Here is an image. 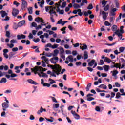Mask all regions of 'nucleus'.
Masks as SVG:
<instances>
[{"label":"nucleus","mask_w":125,"mask_h":125,"mask_svg":"<svg viewBox=\"0 0 125 125\" xmlns=\"http://www.w3.org/2000/svg\"><path fill=\"white\" fill-rule=\"evenodd\" d=\"M15 55V54L13 53V52H10V54L9 55V59H10V58H12V56H14V55Z\"/></svg>","instance_id":"5fc2aeb1"},{"label":"nucleus","mask_w":125,"mask_h":125,"mask_svg":"<svg viewBox=\"0 0 125 125\" xmlns=\"http://www.w3.org/2000/svg\"><path fill=\"white\" fill-rule=\"evenodd\" d=\"M12 51H13V52L18 51V48L17 47L13 48L12 49Z\"/></svg>","instance_id":"3c124183"},{"label":"nucleus","mask_w":125,"mask_h":125,"mask_svg":"<svg viewBox=\"0 0 125 125\" xmlns=\"http://www.w3.org/2000/svg\"><path fill=\"white\" fill-rule=\"evenodd\" d=\"M114 2L117 8H120V3H119V0H115Z\"/></svg>","instance_id":"4be33fe9"},{"label":"nucleus","mask_w":125,"mask_h":125,"mask_svg":"<svg viewBox=\"0 0 125 125\" xmlns=\"http://www.w3.org/2000/svg\"><path fill=\"white\" fill-rule=\"evenodd\" d=\"M0 13L2 18H4L5 16H7L8 15L7 13L5 12V11L2 10L0 11Z\"/></svg>","instance_id":"dca6fc26"},{"label":"nucleus","mask_w":125,"mask_h":125,"mask_svg":"<svg viewBox=\"0 0 125 125\" xmlns=\"http://www.w3.org/2000/svg\"><path fill=\"white\" fill-rule=\"evenodd\" d=\"M48 66L53 70V71H54L56 70V69L58 68V67L60 66V65L59 64H55V65L50 64Z\"/></svg>","instance_id":"9d476101"},{"label":"nucleus","mask_w":125,"mask_h":125,"mask_svg":"<svg viewBox=\"0 0 125 125\" xmlns=\"http://www.w3.org/2000/svg\"><path fill=\"white\" fill-rule=\"evenodd\" d=\"M95 63V60L93 59L88 63V66H90V67H92V65H94Z\"/></svg>","instance_id":"a211bd4d"},{"label":"nucleus","mask_w":125,"mask_h":125,"mask_svg":"<svg viewBox=\"0 0 125 125\" xmlns=\"http://www.w3.org/2000/svg\"><path fill=\"white\" fill-rule=\"evenodd\" d=\"M74 117L75 119H76V120H80V115H79L78 114H75Z\"/></svg>","instance_id":"79ce46f5"},{"label":"nucleus","mask_w":125,"mask_h":125,"mask_svg":"<svg viewBox=\"0 0 125 125\" xmlns=\"http://www.w3.org/2000/svg\"><path fill=\"white\" fill-rule=\"evenodd\" d=\"M118 28V26L116 25H114L113 26H112V31L113 32H116V31H117V29Z\"/></svg>","instance_id":"c756f323"},{"label":"nucleus","mask_w":125,"mask_h":125,"mask_svg":"<svg viewBox=\"0 0 125 125\" xmlns=\"http://www.w3.org/2000/svg\"><path fill=\"white\" fill-rule=\"evenodd\" d=\"M124 33H125V32H115V34L118 36L120 40L124 41L125 40V39H123V34H124Z\"/></svg>","instance_id":"20e7f679"},{"label":"nucleus","mask_w":125,"mask_h":125,"mask_svg":"<svg viewBox=\"0 0 125 125\" xmlns=\"http://www.w3.org/2000/svg\"><path fill=\"white\" fill-rule=\"evenodd\" d=\"M116 11H117V8H114L110 10V14L112 16H116Z\"/></svg>","instance_id":"9b49d317"},{"label":"nucleus","mask_w":125,"mask_h":125,"mask_svg":"<svg viewBox=\"0 0 125 125\" xmlns=\"http://www.w3.org/2000/svg\"><path fill=\"white\" fill-rule=\"evenodd\" d=\"M7 46H9L10 48H12L14 46V44L11 43L10 44H7Z\"/></svg>","instance_id":"69168bd1"},{"label":"nucleus","mask_w":125,"mask_h":125,"mask_svg":"<svg viewBox=\"0 0 125 125\" xmlns=\"http://www.w3.org/2000/svg\"><path fill=\"white\" fill-rule=\"evenodd\" d=\"M87 101H92V100H94V98L93 97H89L87 99Z\"/></svg>","instance_id":"bf43d9fd"},{"label":"nucleus","mask_w":125,"mask_h":125,"mask_svg":"<svg viewBox=\"0 0 125 125\" xmlns=\"http://www.w3.org/2000/svg\"><path fill=\"white\" fill-rule=\"evenodd\" d=\"M102 14L103 15V19H104V20H106V19H107V13L105 11H103L102 12Z\"/></svg>","instance_id":"6ab92c4d"},{"label":"nucleus","mask_w":125,"mask_h":125,"mask_svg":"<svg viewBox=\"0 0 125 125\" xmlns=\"http://www.w3.org/2000/svg\"><path fill=\"white\" fill-rule=\"evenodd\" d=\"M104 62L105 63H108V64H109V63H111L112 62V60H111V59H110L108 57H105V59H104Z\"/></svg>","instance_id":"f3484780"},{"label":"nucleus","mask_w":125,"mask_h":125,"mask_svg":"<svg viewBox=\"0 0 125 125\" xmlns=\"http://www.w3.org/2000/svg\"><path fill=\"white\" fill-rule=\"evenodd\" d=\"M122 96V94L120 93V92H118L116 94L115 98H117V99H119Z\"/></svg>","instance_id":"c9c22d12"},{"label":"nucleus","mask_w":125,"mask_h":125,"mask_svg":"<svg viewBox=\"0 0 125 125\" xmlns=\"http://www.w3.org/2000/svg\"><path fill=\"white\" fill-rule=\"evenodd\" d=\"M31 26L32 27H34V28H36V27H37V23H36V22H33L32 23Z\"/></svg>","instance_id":"e2e57ef3"},{"label":"nucleus","mask_w":125,"mask_h":125,"mask_svg":"<svg viewBox=\"0 0 125 125\" xmlns=\"http://www.w3.org/2000/svg\"><path fill=\"white\" fill-rule=\"evenodd\" d=\"M43 86H46L47 87H49L50 86V84L45 83H43Z\"/></svg>","instance_id":"c03bdc74"},{"label":"nucleus","mask_w":125,"mask_h":125,"mask_svg":"<svg viewBox=\"0 0 125 125\" xmlns=\"http://www.w3.org/2000/svg\"><path fill=\"white\" fill-rule=\"evenodd\" d=\"M6 82H7L6 78H2L0 81V83H6Z\"/></svg>","instance_id":"2f4dec72"},{"label":"nucleus","mask_w":125,"mask_h":125,"mask_svg":"<svg viewBox=\"0 0 125 125\" xmlns=\"http://www.w3.org/2000/svg\"><path fill=\"white\" fill-rule=\"evenodd\" d=\"M8 73L9 75H6V78H7V79H10V78H15V77H17V74L13 73V71H12L11 69H9L8 71Z\"/></svg>","instance_id":"f03ea898"},{"label":"nucleus","mask_w":125,"mask_h":125,"mask_svg":"<svg viewBox=\"0 0 125 125\" xmlns=\"http://www.w3.org/2000/svg\"><path fill=\"white\" fill-rule=\"evenodd\" d=\"M19 14V10L18 9H16L15 8H13V10L12 11V14L13 16L16 17L17 15Z\"/></svg>","instance_id":"7ed1b4c3"},{"label":"nucleus","mask_w":125,"mask_h":125,"mask_svg":"<svg viewBox=\"0 0 125 125\" xmlns=\"http://www.w3.org/2000/svg\"><path fill=\"white\" fill-rule=\"evenodd\" d=\"M38 4H40V7L42 8V7H43L42 5H43V4H44V0H42L40 2H38Z\"/></svg>","instance_id":"cd10ccee"},{"label":"nucleus","mask_w":125,"mask_h":125,"mask_svg":"<svg viewBox=\"0 0 125 125\" xmlns=\"http://www.w3.org/2000/svg\"><path fill=\"white\" fill-rule=\"evenodd\" d=\"M104 69L105 72H108L110 70V65H104Z\"/></svg>","instance_id":"aec40b11"},{"label":"nucleus","mask_w":125,"mask_h":125,"mask_svg":"<svg viewBox=\"0 0 125 125\" xmlns=\"http://www.w3.org/2000/svg\"><path fill=\"white\" fill-rule=\"evenodd\" d=\"M116 43H117V42L111 44L106 43L105 44L106 45H108V46H113V45H115V44H116Z\"/></svg>","instance_id":"37998d69"},{"label":"nucleus","mask_w":125,"mask_h":125,"mask_svg":"<svg viewBox=\"0 0 125 125\" xmlns=\"http://www.w3.org/2000/svg\"><path fill=\"white\" fill-rule=\"evenodd\" d=\"M46 68H43L42 66H36L35 67L31 68V72H34L35 75L39 74V71H42L43 72H45L46 71Z\"/></svg>","instance_id":"f257e3e1"},{"label":"nucleus","mask_w":125,"mask_h":125,"mask_svg":"<svg viewBox=\"0 0 125 125\" xmlns=\"http://www.w3.org/2000/svg\"><path fill=\"white\" fill-rule=\"evenodd\" d=\"M80 49H82V50L83 51V50H85L86 49H87V45L84 43L82 44L80 43Z\"/></svg>","instance_id":"6e6552de"},{"label":"nucleus","mask_w":125,"mask_h":125,"mask_svg":"<svg viewBox=\"0 0 125 125\" xmlns=\"http://www.w3.org/2000/svg\"><path fill=\"white\" fill-rule=\"evenodd\" d=\"M33 41L34 42H35V43H37L40 42V38H35L33 40Z\"/></svg>","instance_id":"de8ad7c7"},{"label":"nucleus","mask_w":125,"mask_h":125,"mask_svg":"<svg viewBox=\"0 0 125 125\" xmlns=\"http://www.w3.org/2000/svg\"><path fill=\"white\" fill-rule=\"evenodd\" d=\"M104 7V11H108V10H109V7H110V5L109 4H107L106 6H105Z\"/></svg>","instance_id":"bb28decb"},{"label":"nucleus","mask_w":125,"mask_h":125,"mask_svg":"<svg viewBox=\"0 0 125 125\" xmlns=\"http://www.w3.org/2000/svg\"><path fill=\"white\" fill-rule=\"evenodd\" d=\"M60 51L61 52V54H64V52H65L64 51V48H63V47H61V48L60 49Z\"/></svg>","instance_id":"a19ab883"},{"label":"nucleus","mask_w":125,"mask_h":125,"mask_svg":"<svg viewBox=\"0 0 125 125\" xmlns=\"http://www.w3.org/2000/svg\"><path fill=\"white\" fill-rule=\"evenodd\" d=\"M21 7L22 10H23V9H25V8H27L28 7V3L27 2V1L25 0L22 1Z\"/></svg>","instance_id":"423d86ee"},{"label":"nucleus","mask_w":125,"mask_h":125,"mask_svg":"<svg viewBox=\"0 0 125 125\" xmlns=\"http://www.w3.org/2000/svg\"><path fill=\"white\" fill-rule=\"evenodd\" d=\"M100 107L99 106H96L95 107V110L97 112H100Z\"/></svg>","instance_id":"680f3d73"},{"label":"nucleus","mask_w":125,"mask_h":125,"mask_svg":"<svg viewBox=\"0 0 125 125\" xmlns=\"http://www.w3.org/2000/svg\"><path fill=\"white\" fill-rule=\"evenodd\" d=\"M28 38L30 39H33V38H34V36H33V34H32V33H29V35L28 36Z\"/></svg>","instance_id":"0e129e2a"},{"label":"nucleus","mask_w":125,"mask_h":125,"mask_svg":"<svg viewBox=\"0 0 125 125\" xmlns=\"http://www.w3.org/2000/svg\"><path fill=\"white\" fill-rule=\"evenodd\" d=\"M66 5H67V2H63L61 6V8H64V7H65V6H66Z\"/></svg>","instance_id":"09e8293b"},{"label":"nucleus","mask_w":125,"mask_h":125,"mask_svg":"<svg viewBox=\"0 0 125 125\" xmlns=\"http://www.w3.org/2000/svg\"><path fill=\"white\" fill-rule=\"evenodd\" d=\"M125 47H121L119 48V51H120V52H124V50H125Z\"/></svg>","instance_id":"49530a36"},{"label":"nucleus","mask_w":125,"mask_h":125,"mask_svg":"<svg viewBox=\"0 0 125 125\" xmlns=\"http://www.w3.org/2000/svg\"><path fill=\"white\" fill-rule=\"evenodd\" d=\"M2 107L3 111H6V109L9 107V105L6 102H4L2 104Z\"/></svg>","instance_id":"0eeeda50"},{"label":"nucleus","mask_w":125,"mask_h":125,"mask_svg":"<svg viewBox=\"0 0 125 125\" xmlns=\"http://www.w3.org/2000/svg\"><path fill=\"white\" fill-rule=\"evenodd\" d=\"M37 74L39 75V77H42L43 78H48V75H47L46 73H44L43 74H42V75L39 73Z\"/></svg>","instance_id":"5701e85b"},{"label":"nucleus","mask_w":125,"mask_h":125,"mask_svg":"<svg viewBox=\"0 0 125 125\" xmlns=\"http://www.w3.org/2000/svg\"><path fill=\"white\" fill-rule=\"evenodd\" d=\"M50 98L52 99V100L53 102H54L55 103H57L58 102L57 100H56V99L54 97H50Z\"/></svg>","instance_id":"58836bf2"},{"label":"nucleus","mask_w":125,"mask_h":125,"mask_svg":"<svg viewBox=\"0 0 125 125\" xmlns=\"http://www.w3.org/2000/svg\"><path fill=\"white\" fill-rule=\"evenodd\" d=\"M107 2H108V1H105V0H103L102 1V5H103V7H105V6H106V4H107Z\"/></svg>","instance_id":"7c9ffc66"},{"label":"nucleus","mask_w":125,"mask_h":125,"mask_svg":"<svg viewBox=\"0 0 125 125\" xmlns=\"http://www.w3.org/2000/svg\"><path fill=\"white\" fill-rule=\"evenodd\" d=\"M26 23V21L25 20H22L21 21H20L18 23V27H22V26H24V25H25V23Z\"/></svg>","instance_id":"f8f14e48"},{"label":"nucleus","mask_w":125,"mask_h":125,"mask_svg":"<svg viewBox=\"0 0 125 125\" xmlns=\"http://www.w3.org/2000/svg\"><path fill=\"white\" fill-rule=\"evenodd\" d=\"M77 54H78V52L77 51V50L72 51V55H73L74 56H76Z\"/></svg>","instance_id":"8fccbe9b"},{"label":"nucleus","mask_w":125,"mask_h":125,"mask_svg":"<svg viewBox=\"0 0 125 125\" xmlns=\"http://www.w3.org/2000/svg\"><path fill=\"white\" fill-rule=\"evenodd\" d=\"M42 110V107L41 106L40 109L37 111V114L38 115H41V113H42V112H43Z\"/></svg>","instance_id":"e433bc0d"},{"label":"nucleus","mask_w":125,"mask_h":125,"mask_svg":"<svg viewBox=\"0 0 125 125\" xmlns=\"http://www.w3.org/2000/svg\"><path fill=\"white\" fill-rule=\"evenodd\" d=\"M27 82L28 83H31V84H34L35 85H37L38 84V83L36 82V81L33 80L31 79H28Z\"/></svg>","instance_id":"1a4fd4ad"},{"label":"nucleus","mask_w":125,"mask_h":125,"mask_svg":"<svg viewBox=\"0 0 125 125\" xmlns=\"http://www.w3.org/2000/svg\"><path fill=\"white\" fill-rule=\"evenodd\" d=\"M62 70L61 66L58 67L55 70H53V73H55L57 76H59L60 74V72Z\"/></svg>","instance_id":"39448f33"},{"label":"nucleus","mask_w":125,"mask_h":125,"mask_svg":"<svg viewBox=\"0 0 125 125\" xmlns=\"http://www.w3.org/2000/svg\"><path fill=\"white\" fill-rule=\"evenodd\" d=\"M50 61H51V63H52V64H56V62H54V58H53L50 59Z\"/></svg>","instance_id":"a18cd8bd"},{"label":"nucleus","mask_w":125,"mask_h":125,"mask_svg":"<svg viewBox=\"0 0 125 125\" xmlns=\"http://www.w3.org/2000/svg\"><path fill=\"white\" fill-rule=\"evenodd\" d=\"M18 40H21V39H26V35H24L23 34L18 35H17Z\"/></svg>","instance_id":"2eb2a0df"},{"label":"nucleus","mask_w":125,"mask_h":125,"mask_svg":"<svg viewBox=\"0 0 125 125\" xmlns=\"http://www.w3.org/2000/svg\"><path fill=\"white\" fill-rule=\"evenodd\" d=\"M13 4L14 5H16L17 7L19 6V5H20V3L17 2V1H14Z\"/></svg>","instance_id":"603ef678"},{"label":"nucleus","mask_w":125,"mask_h":125,"mask_svg":"<svg viewBox=\"0 0 125 125\" xmlns=\"http://www.w3.org/2000/svg\"><path fill=\"white\" fill-rule=\"evenodd\" d=\"M92 8H93V6L91 3L89 4L87 7V9H89V10H91Z\"/></svg>","instance_id":"4c0bfd02"},{"label":"nucleus","mask_w":125,"mask_h":125,"mask_svg":"<svg viewBox=\"0 0 125 125\" xmlns=\"http://www.w3.org/2000/svg\"><path fill=\"white\" fill-rule=\"evenodd\" d=\"M73 7L75 9H79V8H81V6L79 5V4L74 3L73 5Z\"/></svg>","instance_id":"a878e982"},{"label":"nucleus","mask_w":125,"mask_h":125,"mask_svg":"<svg viewBox=\"0 0 125 125\" xmlns=\"http://www.w3.org/2000/svg\"><path fill=\"white\" fill-rule=\"evenodd\" d=\"M11 43H17V41L15 39H12L10 41Z\"/></svg>","instance_id":"864d4df0"},{"label":"nucleus","mask_w":125,"mask_h":125,"mask_svg":"<svg viewBox=\"0 0 125 125\" xmlns=\"http://www.w3.org/2000/svg\"><path fill=\"white\" fill-rule=\"evenodd\" d=\"M113 64H114V67L115 68H117V69H118V68H119V69H121V68H120V67H121V63H115V62H112Z\"/></svg>","instance_id":"412c9836"},{"label":"nucleus","mask_w":125,"mask_h":125,"mask_svg":"<svg viewBox=\"0 0 125 125\" xmlns=\"http://www.w3.org/2000/svg\"><path fill=\"white\" fill-rule=\"evenodd\" d=\"M45 47H50L51 48H52V45L51 43H48L45 46Z\"/></svg>","instance_id":"13d9d810"},{"label":"nucleus","mask_w":125,"mask_h":125,"mask_svg":"<svg viewBox=\"0 0 125 125\" xmlns=\"http://www.w3.org/2000/svg\"><path fill=\"white\" fill-rule=\"evenodd\" d=\"M54 55H53V56H57V54L59 53V51L57 49H55L54 50Z\"/></svg>","instance_id":"f704fd0d"},{"label":"nucleus","mask_w":125,"mask_h":125,"mask_svg":"<svg viewBox=\"0 0 125 125\" xmlns=\"http://www.w3.org/2000/svg\"><path fill=\"white\" fill-rule=\"evenodd\" d=\"M84 3H87V0H83L82 2H81L80 4L81 6H83V5H84Z\"/></svg>","instance_id":"72a5a7b5"},{"label":"nucleus","mask_w":125,"mask_h":125,"mask_svg":"<svg viewBox=\"0 0 125 125\" xmlns=\"http://www.w3.org/2000/svg\"><path fill=\"white\" fill-rule=\"evenodd\" d=\"M83 57L84 60H86L88 58V52L87 51H84V56Z\"/></svg>","instance_id":"4468645a"},{"label":"nucleus","mask_w":125,"mask_h":125,"mask_svg":"<svg viewBox=\"0 0 125 125\" xmlns=\"http://www.w3.org/2000/svg\"><path fill=\"white\" fill-rule=\"evenodd\" d=\"M65 53L66 54H72V51H71V50H66L65 51Z\"/></svg>","instance_id":"052dcab7"},{"label":"nucleus","mask_w":125,"mask_h":125,"mask_svg":"<svg viewBox=\"0 0 125 125\" xmlns=\"http://www.w3.org/2000/svg\"><path fill=\"white\" fill-rule=\"evenodd\" d=\"M8 49H4L3 50V54H6V53H7L8 52Z\"/></svg>","instance_id":"338daca9"},{"label":"nucleus","mask_w":125,"mask_h":125,"mask_svg":"<svg viewBox=\"0 0 125 125\" xmlns=\"http://www.w3.org/2000/svg\"><path fill=\"white\" fill-rule=\"evenodd\" d=\"M68 58L69 59L70 62H71V63L74 62V59L73 58V56H72V55L69 56L66 58V59H68Z\"/></svg>","instance_id":"393cba45"},{"label":"nucleus","mask_w":125,"mask_h":125,"mask_svg":"<svg viewBox=\"0 0 125 125\" xmlns=\"http://www.w3.org/2000/svg\"><path fill=\"white\" fill-rule=\"evenodd\" d=\"M59 46V45L57 44H54V45H52V48L53 49H55V48H57V47H58Z\"/></svg>","instance_id":"ea45409f"},{"label":"nucleus","mask_w":125,"mask_h":125,"mask_svg":"<svg viewBox=\"0 0 125 125\" xmlns=\"http://www.w3.org/2000/svg\"><path fill=\"white\" fill-rule=\"evenodd\" d=\"M110 73H112V76L115 77L116 79H118V77H117V75L119 74L118 70H114L113 71H111Z\"/></svg>","instance_id":"ddd939ff"},{"label":"nucleus","mask_w":125,"mask_h":125,"mask_svg":"<svg viewBox=\"0 0 125 125\" xmlns=\"http://www.w3.org/2000/svg\"><path fill=\"white\" fill-rule=\"evenodd\" d=\"M41 19H42L41 18L37 17L35 19V21L36 22H37L38 23H39V22L41 21Z\"/></svg>","instance_id":"6e6d98bb"},{"label":"nucleus","mask_w":125,"mask_h":125,"mask_svg":"<svg viewBox=\"0 0 125 125\" xmlns=\"http://www.w3.org/2000/svg\"><path fill=\"white\" fill-rule=\"evenodd\" d=\"M28 11L29 14H33V7H30L28 8Z\"/></svg>","instance_id":"c85d7f7f"},{"label":"nucleus","mask_w":125,"mask_h":125,"mask_svg":"<svg viewBox=\"0 0 125 125\" xmlns=\"http://www.w3.org/2000/svg\"><path fill=\"white\" fill-rule=\"evenodd\" d=\"M78 60H80L81 58L83 59V56H82L80 55H78L77 56Z\"/></svg>","instance_id":"4d7b16f0"},{"label":"nucleus","mask_w":125,"mask_h":125,"mask_svg":"<svg viewBox=\"0 0 125 125\" xmlns=\"http://www.w3.org/2000/svg\"><path fill=\"white\" fill-rule=\"evenodd\" d=\"M77 10V12H78V15L79 16H83V12H82V10L81 9H78Z\"/></svg>","instance_id":"473e14b6"},{"label":"nucleus","mask_w":125,"mask_h":125,"mask_svg":"<svg viewBox=\"0 0 125 125\" xmlns=\"http://www.w3.org/2000/svg\"><path fill=\"white\" fill-rule=\"evenodd\" d=\"M104 24L105 25V26H111V24L110 23V22H108L107 21H106L104 22Z\"/></svg>","instance_id":"774afa93"},{"label":"nucleus","mask_w":125,"mask_h":125,"mask_svg":"<svg viewBox=\"0 0 125 125\" xmlns=\"http://www.w3.org/2000/svg\"><path fill=\"white\" fill-rule=\"evenodd\" d=\"M98 87L103 88V89H107V86L103 84L100 85Z\"/></svg>","instance_id":"b1692460"}]
</instances>
